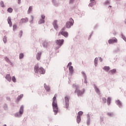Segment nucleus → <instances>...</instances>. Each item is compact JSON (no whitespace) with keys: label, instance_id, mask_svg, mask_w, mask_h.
<instances>
[{"label":"nucleus","instance_id":"39448f33","mask_svg":"<svg viewBox=\"0 0 126 126\" xmlns=\"http://www.w3.org/2000/svg\"><path fill=\"white\" fill-rule=\"evenodd\" d=\"M63 30H64V28H63L62 29V32H59V35H61H61H63L64 37H67V36H68V33L66 32H63Z\"/></svg>","mask_w":126,"mask_h":126},{"label":"nucleus","instance_id":"423d86ee","mask_svg":"<svg viewBox=\"0 0 126 126\" xmlns=\"http://www.w3.org/2000/svg\"><path fill=\"white\" fill-rule=\"evenodd\" d=\"M64 40L63 39H59V40H57L56 41V43L57 44V45H58V46L61 47H62V45L63 44V42H64Z\"/></svg>","mask_w":126,"mask_h":126},{"label":"nucleus","instance_id":"dca6fc26","mask_svg":"<svg viewBox=\"0 0 126 126\" xmlns=\"http://www.w3.org/2000/svg\"><path fill=\"white\" fill-rule=\"evenodd\" d=\"M41 53H37V56H36V59L37 61H40V59H41Z\"/></svg>","mask_w":126,"mask_h":126},{"label":"nucleus","instance_id":"6ab92c4d","mask_svg":"<svg viewBox=\"0 0 126 126\" xmlns=\"http://www.w3.org/2000/svg\"><path fill=\"white\" fill-rule=\"evenodd\" d=\"M69 70L71 73H72V72H73V67L72 66H70L69 67Z\"/></svg>","mask_w":126,"mask_h":126},{"label":"nucleus","instance_id":"c03bdc74","mask_svg":"<svg viewBox=\"0 0 126 126\" xmlns=\"http://www.w3.org/2000/svg\"><path fill=\"white\" fill-rule=\"evenodd\" d=\"M82 74H83L84 76H85V73L84 72H82Z\"/></svg>","mask_w":126,"mask_h":126},{"label":"nucleus","instance_id":"72a5a7b5","mask_svg":"<svg viewBox=\"0 0 126 126\" xmlns=\"http://www.w3.org/2000/svg\"><path fill=\"white\" fill-rule=\"evenodd\" d=\"M32 20L31 21V23H33V20H34V17L33 16H32L31 17Z\"/></svg>","mask_w":126,"mask_h":126},{"label":"nucleus","instance_id":"412c9836","mask_svg":"<svg viewBox=\"0 0 126 126\" xmlns=\"http://www.w3.org/2000/svg\"><path fill=\"white\" fill-rule=\"evenodd\" d=\"M7 11L9 13H11V12H12V11H13V9H12V8H11V7H9L7 9Z\"/></svg>","mask_w":126,"mask_h":126},{"label":"nucleus","instance_id":"b1692460","mask_svg":"<svg viewBox=\"0 0 126 126\" xmlns=\"http://www.w3.org/2000/svg\"><path fill=\"white\" fill-rule=\"evenodd\" d=\"M107 102L108 105H110V104H111V97H108Z\"/></svg>","mask_w":126,"mask_h":126},{"label":"nucleus","instance_id":"9d476101","mask_svg":"<svg viewBox=\"0 0 126 126\" xmlns=\"http://www.w3.org/2000/svg\"><path fill=\"white\" fill-rule=\"evenodd\" d=\"M26 22H28V18H25L21 19L20 23H26Z\"/></svg>","mask_w":126,"mask_h":126},{"label":"nucleus","instance_id":"5701e85b","mask_svg":"<svg viewBox=\"0 0 126 126\" xmlns=\"http://www.w3.org/2000/svg\"><path fill=\"white\" fill-rule=\"evenodd\" d=\"M0 6L1 7H4V3L3 2V1H1L0 2Z\"/></svg>","mask_w":126,"mask_h":126},{"label":"nucleus","instance_id":"a18cd8bd","mask_svg":"<svg viewBox=\"0 0 126 126\" xmlns=\"http://www.w3.org/2000/svg\"><path fill=\"white\" fill-rule=\"evenodd\" d=\"M96 92H99V89H98V88H96Z\"/></svg>","mask_w":126,"mask_h":126},{"label":"nucleus","instance_id":"49530a36","mask_svg":"<svg viewBox=\"0 0 126 126\" xmlns=\"http://www.w3.org/2000/svg\"><path fill=\"white\" fill-rule=\"evenodd\" d=\"M15 117H18V114H16L15 115Z\"/></svg>","mask_w":126,"mask_h":126},{"label":"nucleus","instance_id":"20e7f679","mask_svg":"<svg viewBox=\"0 0 126 126\" xmlns=\"http://www.w3.org/2000/svg\"><path fill=\"white\" fill-rule=\"evenodd\" d=\"M69 106V96H66L65 97V104H64V107L66 109H68Z\"/></svg>","mask_w":126,"mask_h":126},{"label":"nucleus","instance_id":"4be33fe9","mask_svg":"<svg viewBox=\"0 0 126 126\" xmlns=\"http://www.w3.org/2000/svg\"><path fill=\"white\" fill-rule=\"evenodd\" d=\"M23 110H24V108L23 106H21L20 108V114L21 115H22V114H23Z\"/></svg>","mask_w":126,"mask_h":126},{"label":"nucleus","instance_id":"bb28decb","mask_svg":"<svg viewBox=\"0 0 126 126\" xmlns=\"http://www.w3.org/2000/svg\"><path fill=\"white\" fill-rule=\"evenodd\" d=\"M5 61L7 62V63H10V61H9V59L7 57H5Z\"/></svg>","mask_w":126,"mask_h":126},{"label":"nucleus","instance_id":"6e6552de","mask_svg":"<svg viewBox=\"0 0 126 126\" xmlns=\"http://www.w3.org/2000/svg\"><path fill=\"white\" fill-rule=\"evenodd\" d=\"M53 111L55 114H57L59 111V108H58V104L52 105Z\"/></svg>","mask_w":126,"mask_h":126},{"label":"nucleus","instance_id":"cd10ccee","mask_svg":"<svg viewBox=\"0 0 126 126\" xmlns=\"http://www.w3.org/2000/svg\"><path fill=\"white\" fill-rule=\"evenodd\" d=\"M23 57H24V55H23V53L20 54L19 55V59L21 60L22 59H23Z\"/></svg>","mask_w":126,"mask_h":126},{"label":"nucleus","instance_id":"4c0bfd02","mask_svg":"<svg viewBox=\"0 0 126 126\" xmlns=\"http://www.w3.org/2000/svg\"><path fill=\"white\" fill-rule=\"evenodd\" d=\"M93 3H93V2H91L90 3V4H89V6H93Z\"/></svg>","mask_w":126,"mask_h":126},{"label":"nucleus","instance_id":"f704fd0d","mask_svg":"<svg viewBox=\"0 0 126 126\" xmlns=\"http://www.w3.org/2000/svg\"><path fill=\"white\" fill-rule=\"evenodd\" d=\"M3 41L4 42V43H6V37H4L3 38Z\"/></svg>","mask_w":126,"mask_h":126},{"label":"nucleus","instance_id":"393cba45","mask_svg":"<svg viewBox=\"0 0 126 126\" xmlns=\"http://www.w3.org/2000/svg\"><path fill=\"white\" fill-rule=\"evenodd\" d=\"M23 97V94H21L17 97V101H19Z\"/></svg>","mask_w":126,"mask_h":126},{"label":"nucleus","instance_id":"79ce46f5","mask_svg":"<svg viewBox=\"0 0 126 126\" xmlns=\"http://www.w3.org/2000/svg\"><path fill=\"white\" fill-rule=\"evenodd\" d=\"M108 116H112L113 115L111 113H108Z\"/></svg>","mask_w":126,"mask_h":126},{"label":"nucleus","instance_id":"ddd939ff","mask_svg":"<svg viewBox=\"0 0 126 126\" xmlns=\"http://www.w3.org/2000/svg\"><path fill=\"white\" fill-rule=\"evenodd\" d=\"M44 88L46 90V91H47L48 92H50V91L51 90V89H50V87L47 86V85L46 84H44Z\"/></svg>","mask_w":126,"mask_h":126},{"label":"nucleus","instance_id":"7ed1b4c3","mask_svg":"<svg viewBox=\"0 0 126 126\" xmlns=\"http://www.w3.org/2000/svg\"><path fill=\"white\" fill-rule=\"evenodd\" d=\"M73 23H74V21L71 18L69 19V21L66 23L65 27L66 28H70L73 25Z\"/></svg>","mask_w":126,"mask_h":126},{"label":"nucleus","instance_id":"2f4dec72","mask_svg":"<svg viewBox=\"0 0 126 126\" xmlns=\"http://www.w3.org/2000/svg\"><path fill=\"white\" fill-rule=\"evenodd\" d=\"M12 80L13 82H16V78H15V77L13 76L12 78Z\"/></svg>","mask_w":126,"mask_h":126},{"label":"nucleus","instance_id":"ea45409f","mask_svg":"<svg viewBox=\"0 0 126 126\" xmlns=\"http://www.w3.org/2000/svg\"><path fill=\"white\" fill-rule=\"evenodd\" d=\"M18 3L19 4H20L21 3V0H18Z\"/></svg>","mask_w":126,"mask_h":126},{"label":"nucleus","instance_id":"37998d69","mask_svg":"<svg viewBox=\"0 0 126 126\" xmlns=\"http://www.w3.org/2000/svg\"><path fill=\"white\" fill-rule=\"evenodd\" d=\"M69 65H71V62L68 63V64L67 65V66H68Z\"/></svg>","mask_w":126,"mask_h":126},{"label":"nucleus","instance_id":"de8ad7c7","mask_svg":"<svg viewBox=\"0 0 126 126\" xmlns=\"http://www.w3.org/2000/svg\"><path fill=\"white\" fill-rule=\"evenodd\" d=\"M20 34H21V36L22 35V31H20Z\"/></svg>","mask_w":126,"mask_h":126},{"label":"nucleus","instance_id":"f8f14e48","mask_svg":"<svg viewBox=\"0 0 126 126\" xmlns=\"http://www.w3.org/2000/svg\"><path fill=\"white\" fill-rule=\"evenodd\" d=\"M57 96L56 95L54 96L53 98V102H52V105H56V104H58L57 102Z\"/></svg>","mask_w":126,"mask_h":126},{"label":"nucleus","instance_id":"f03ea898","mask_svg":"<svg viewBox=\"0 0 126 126\" xmlns=\"http://www.w3.org/2000/svg\"><path fill=\"white\" fill-rule=\"evenodd\" d=\"M73 87H75L76 88V90L75 91V93H77L78 96H80L84 93V91H81L80 90L78 89V86L76 85V84H74L73 85Z\"/></svg>","mask_w":126,"mask_h":126},{"label":"nucleus","instance_id":"c756f323","mask_svg":"<svg viewBox=\"0 0 126 126\" xmlns=\"http://www.w3.org/2000/svg\"><path fill=\"white\" fill-rule=\"evenodd\" d=\"M45 22V20H43L42 19H41L39 23V24H42V23H44Z\"/></svg>","mask_w":126,"mask_h":126},{"label":"nucleus","instance_id":"8fccbe9b","mask_svg":"<svg viewBox=\"0 0 126 126\" xmlns=\"http://www.w3.org/2000/svg\"><path fill=\"white\" fill-rule=\"evenodd\" d=\"M85 83H86V82H85Z\"/></svg>","mask_w":126,"mask_h":126},{"label":"nucleus","instance_id":"c85d7f7f","mask_svg":"<svg viewBox=\"0 0 126 126\" xmlns=\"http://www.w3.org/2000/svg\"><path fill=\"white\" fill-rule=\"evenodd\" d=\"M83 115V112L82 111H79L78 113V116L79 117H81V115Z\"/></svg>","mask_w":126,"mask_h":126},{"label":"nucleus","instance_id":"09e8293b","mask_svg":"<svg viewBox=\"0 0 126 126\" xmlns=\"http://www.w3.org/2000/svg\"><path fill=\"white\" fill-rule=\"evenodd\" d=\"M124 39L125 40V41H126V38H124Z\"/></svg>","mask_w":126,"mask_h":126},{"label":"nucleus","instance_id":"473e14b6","mask_svg":"<svg viewBox=\"0 0 126 126\" xmlns=\"http://www.w3.org/2000/svg\"><path fill=\"white\" fill-rule=\"evenodd\" d=\"M102 101L103 103H106V102H107V99H106V97H103Z\"/></svg>","mask_w":126,"mask_h":126},{"label":"nucleus","instance_id":"1a4fd4ad","mask_svg":"<svg viewBox=\"0 0 126 126\" xmlns=\"http://www.w3.org/2000/svg\"><path fill=\"white\" fill-rule=\"evenodd\" d=\"M57 22H58V21L57 20H54V21L53 22V25L55 29H56V30L58 29V28H59V26H58Z\"/></svg>","mask_w":126,"mask_h":126},{"label":"nucleus","instance_id":"aec40b11","mask_svg":"<svg viewBox=\"0 0 126 126\" xmlns=\"http://www.w3.org/2000/svg\"><path fill=\"white\" fill-rule=\"evenodd\" d=\"M81 121V118H80V116H77V123L78 124H79Z\"/></svg>","mask_w":126,"mask_h":126},{"label":"nucleus","instance_id":"4468645a","mask_svg":"<svg viewBox=\"0 0 126 126\" xmlns=\"http://www.w3.org/2000/svg\"><path fill=\"white\" fill-rule=\"evenodd\" d=\"M116 104L119 105L120 108H122L123 107V105L122 104V102L120 101V100H116Z\"/></svg>","mask_w":126,"mask_h":126},{"label":"nucleus","instance_id":"2eb2a0df","mask_svg":"<svg viewBox=\"0 0 126 126\" xmlns=\"http://www.w3.org/2000/svg\"><path fill=\"white\" fill-rule=\"evenodd\" d=\"M8 23L9 24L10 27H11L12 26V23L11 22V19L9 17L7 19Z\"/></svg>","mask_w":126,"mask_h":126},{"label":"nucleus","instance_id":"f3484780","mask_svg":"<svg viewBox=\"0 0 126 126\" xmlns=\"http://www.w3.org/2000/svg\"><path fill=\"white\" fill-rule=\"evenodd\" d=\"M116 69H113L110 71H109V73H111V74H114L116 73Z\"/></svg>","mask_w":126,"mask_h":126},{"label":"nucleus","instance_id":"7c9ffc66","mask_svg":"<svg viewBox=\"0 0 126 126\" xmlns=\"http://www.w3.org/2000/svg\"><path fill=\"white\" fill-rule=\"evenodd\" d=\"M32 6H30V7L29 8V13H30V12H31V11H32Z\"/></svg>","mask_w":126,"mask_h":126},{"label":"nucleus","instance_id":"a878e982","mask_svg":"<svg viewBox=\"0 0 126 126\" xmlns=\"http://www.w3.org/2000/svg\"><path fill=\"white\" fill-rule=\"evenodd\" d=\"M97 62H98V58H95L94 63L95 66L97 65Z\"/></svg>","mask_w":126,"mask_h":126},{"label":"nucleus","instance_id":"f257e3e1","mask_svg":"<svg viewBox=\"0 0 126 126\" xmlns=\"http://www.w3.org/2000/svg\"><path fill=\"white\" fill-rule=\"evenodd\" d=\"M34 71L35 73L39 72L40 74H45V69L43 67H39L38 65H35L34 68Z\"/></svg>","mask_w":126,"mask_h":126},{"label":"nucleus","instance_id":"e433bc0d","mask_svg":"<svg viewBox=\"0 0 126 126\" xmlns=\"http://www.w3.org/2000/svg\"><path fill=\"white\" fill-rule=\"evenodd\" d=\"M41 18H42V19H43L44 20V19H45V18H46V17L45 16V15H42L41 16Z\"/></svg>","mask_w":126,"mask_h":126},{"label":"nucleus","instance_id":"a211bd4d","mask_svg":"<svg viewBox=\"0 0 126 126\" xmlns=\"http://www.w3.org/2000/svg\"><path fill=\"white\" fill-rule=\"evenodd\" d=\"M103 68L104 70H106V71H109V70H110V67L109 66H105Z\"/></svg>","mask_w":126,"mask_h":126},{"label":"nucleus","instance_id":"c9c22d12","mask_svg":"<svg viewBox=\"0 0 126 126\" xmlns=\"http://www.w3.org/2000/svg\"><path fill=\"white\" fill-rule=\"evenodd\" d=\"M17 28V26H16V25H13V30H14L15 29H16Z\"/></svg>","mask_w":126,"mask_h":126},{"label":"nucleus","instance_id":"a19ab883","mask_svg":"<svg viewBox=\"0 0 126 126\" xmlns=\"http://www.w3.org/2000/svg\"><path fill=\"white\" fill-rule=\"evenodd\" d=\"M73 2V0H70L69 3H72Z\"/></svg>","mask_w":126,"mask_h":126},{"label":"nucleus","instance_id":"0eeeda50","mask_svg":"<svg viewBox=\"0 0 126 126\" xmlns=\"http://www.w3.org/2000/svg\"><path fill=\"white\" fill-rule=\"evenodd\" d=\"M109 44H114V43H118V39L116 37H113L108 40Z\"/></svg>","mask_w":126,"mask_h":126},{"label":"nucleus","instance_id":"58836bf2","mask_svg":"<svg viewBox=\"0 0 126 126\" xmlns=\"http://www.w3.org/2000/svg\"><path fill=\"white\" fill-rule=\"evenodd\" d=\"M91 2H93L94 3H96L95 0H90Z\"/></svg>","mask_w":126,"mask_h":126},{"label":"nucleus","instance_id":"9b49d317","mask_svg":"<svg viewBox=\"0 0 126 126\" xmlns=\"http://www.w3.org/2000/svg\"><path fill=\"white\" fill-rule=\"evenodd\" d=\"M5 78H6V79H7V80H8V81H9V82L11 81V76H10V74H8L6 75Z\"/></svg>","mask_w":126,"mask_h":126}]
</instances>
